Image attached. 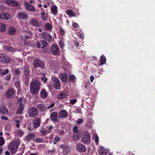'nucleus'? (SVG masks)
Wrapping results in <instances>:
<instances>
[{
    "mask_svg": "<svg viewBox=\"0 0 155 155\" xmlns=\"http://www.w3.org/2000/svg\"><path fill=\"white\" fill-rule=\"evenodd\" d=\"M83 142L85 144L89 143L91 141V137L90 134L87 132L84 133L82 138Z\"/></svg>",
    "mask_w": 155,
    "mask_h": 155,
    "instance_id": "obj_4",
    "label": "nucleus"
},
{
    "mask_svg": "<svg viewBox=\"0 0 155 155\" xmlns=\"http://www.w3.org/2000/svg\"><path fill=\"white\" fill-rule=\"evenodd\" d=\"M11 78V75L10 74L7 75L5 77V80H9Z\"/></svg>",
    "mask_w": 155,
    "mask_h": 155,
    "instance_id": "obj_62",
    "label": "nucleus"
},
{
    "mask_svg": "<svg viewBox=\"0 0 155 155\" xmlns=\"http://www.w3.org/2000/svg\"><path fill=\"white\" fill-rule=\"evenodd\" d=\"M54 105V103H52L50 105L47 107L48 109H49L50 108L53 107Z\"/></svg>",
    "mask_w": 155,
    "mask_h": 155,
    "instance_id": "obj_63",
    "label": "nucleus"
},
{
    "mask_svg": "<svg viewBox=\"0 0 155 155\" xmlns=\"http://www.w3.org/2000/svg\"><path fill=\"white\" fill-rule=\"evenodd\" d=\"M94 141L95 142V143L96 145H98L99 144V137L97 135H94Z\"/></svg>",
    "mask_w": 155,
    "mask_h": 155,
    "instance_id": "obj_41",
    "label": "nucleus"
},
{
    "mask_svg": "<svg viewBox=\"0 0 155 155\" xmlns=\"http://www.w3.org/2000/svg\"><path fill=\"white\" fill-rule=\"evenodd\" d=\"M52 80L54 82V83H60L59 79L55 77H53L52 78Z\"/></svg>",
    "mask_w": 155,
    "mask_h": 155,
    "instance_id": "obj_42",
    "label": "nucleus"
},
{
    "mask_svg": "<svg viewBox=\"0 0 155 155\" xmlns=\"http://www.w3.org/2000/svg\"><path fill=\"white\" fill-rule=\"evenodd\" d=\"M60 78L62 81L65 82L67 79V74L65 73L61 74L60 75Z\"/></svg>",
    "mask_w": 155,
    "mask_h": 155,
    "instance_id": "obj_32",
    "label": "nucleus"
},
{
    "mask_svg": "<svg viewBox=\"0 0 155 155\" xmlns=\"http://www.w3.org/2000/svg\"><path fill=\"white\" fill-rule=\"evenodd\" d=\"M60 33L62 35H63L65 33V31L64 30L61 28H60L59 30Z\"/></svg>",
    "mask_w": 155,
    "mask_h": 155,
    "instance_id": "obj_56",
    "label": "nucleus"
},
{
    "mask_svg": "<svg viewBox=\"0 0 155 155\" xmlns=\"http://www.w3.org/2000/svg\"><path fill=\"white\" fill-rule=\"evenodd\" d=\"M41 83L38 80H35L31 82L30 87L31 93L33 95L38 94L41 89Z\"/></svg>",
    "mask_w": 155,
    "mask_h": 155,
    "instance_id": "obj_1",
    "label": "nucleus"
},
{
    "mask_svg": "<svg viewBox=\"0 0 155 155\" xmlns=\"http://www.w3.org/2000/svg\"><path fill=\"white\" fill-rule=\"evenodd\" d=\"M61 148L63 149V153L64 155L68 154L70 151L69 147L65 145H62L60 146Z\"/></svg>",
    "mask_w": 155,
    "mask_h": 155,
    "instance_id": "obj_13",
    "label": "nucleus"
},
{
    "mask_svg": "<svg viewBox=\"0 0 155 155\" xmlns=\"http://www.w3.org/2000/svg\"><path fill=\"white\" fill-rule=\"evenodd\" d=\"M39 132L42 135H45L46 134L47 130L45 128H42L39 130Z\"/></svg>",
    "mask_w": 155,
    "mask_h": 155,
    "instance_id": "obj_39",
    "label": "nucleus"
},
{
    "mask_svg": "<svg viewBox=\"0 0 155 155\" xmlns=\"http://www.w3.org/2000/svg\"><path fill=\"white\" fill-rule=\"evenodd\" d=\"M19 147V144L16 142H14L10 144L8 147V148L11 151L12 153L14 154L17 151Z\"/></svg>",
    "mask_w": 155,
    "mask_h": 155,
    "instance_id": "obj_2",
    "label": "nucleus"
},
{
    "mask_svg": "<svg viewBox=\"0 0 155 155\" xmlns=\"http://www.w3.org/2000/svg\"><path fill=\"white\" fill-rule=\"evenodd\" d=\"M6 8L3 5H0V10H2Z\"/></svg>",
    "mask_w": 155,
    "mask_h": 155,
    "instance_id": "obj_60",
    "label": "nucleus"
},
{
    "mask_svg": "<svg viewBox=\"0 0 155 155\" xmlns=\"http://www.w3.org/2000/svg\"><path fill=\"white\" fill-rule=\"evenodd\" d=\"M45 28L47 30H49L52 28L51 25L48 23L46 24Z\"/></svg>",
    "mask_w": 155,
    "mask_h": 155,
    "instance_id": "obj_46",
    "label": "nucleus"
},
{
    "mask_svg": "<svg viewBox=\"0 0 155 155\" xmlns=\"http://www.w3.org/2000/svg\"><path fill=\"white\" fill-rule=\"evenodd\" d=\"M77 150L80 152H84L86 150L85 147L82 144L79 143L77 146Z\"/></svg>",
    "mask_w": 155,
    "mask_h": 155,
    "instance_id": "obj_21",
    "label": "nucleus"
},
{
    "mask_svg": "<svg viewBox=\"0 0 155 155\" xmlns=\"http://www.w3.org/2000/svg\"><path fill=\"white\" fill-rule=\"evenodd\" d=\"M24 5L25 6V8L26 10L30 11H35V8L31 5L28 2H24Z\"/></svg>",
    "mask_w": 155,
    "mask_h": 155,
    "instance_id": "obj_12",
    "label": "nucleus"
},
{
    "mask_svg": "<svg viewBox=\"0 0 155 155\" xmlns=\"http://www.w3.org/2000/svg\"><path fill=\"white\" fill-rule=\"evenodd\" d=\"M24 109V106H19L18 109L16 111V114H21L22 113Z\"/></svg>",
    "mask_w": 155,
    "mask_h": 155,
    "instance_id": "obj_34",
    "label": "nucleus"
},
{
    "mask_svg": "<svg viewBox=\"0 0 155 155\" xmlns=\"http://www.w3.org/2000/svg\"><path fill=\"white\" fill-rule=\"evenodd\" d=\"M68 113L65 110H61L58 113V117L60 118H66L68 116Z\"/></svg>",
    "mask_w": 155,
    "mask_h": 155,
    "instance_id": "obj_15",
    "label": "nucleus"
},
{
    "mask_svg": "<svg viewBox=\"0 0 155 155\" xmlns=\"http://www.w3.org/2000/svg\"><path fill=\"white\" fill-rule=\"evenodd\" d=\"M28 112L29 116L35 117L37 115L38 111L36 108L31 107L29 108Z\"/></svg>",
    "mask_w": 155,
    "mask_h": 155,
    "instance_id": "obj_9",
    "label": "nucleus"
},
{
    "mask_svg": "<svg viewBox=\"0 0 155 155\" xmlns=\"http://www.w3.org/2000/svg\"><path fill=\"white\" fill-rule=\"evenodd\" d=\"M33 65L35 68L39 67L43 69L44 67L43 62L37 59L35 60L34 61Z\"/></svg>",
    "mask_w": 155,
    "mask_h": 155,
    "instance_id": "obj_7",
    "label": "nucleus"
},
{
    "mask_svg": "<svg viewBox=\"0 0 155 155\" xmlns=\"http://www.w3.org/2000/svg\"><path fill=\"white\" fill-rule=\"evenodd\" d=\"M1 118L2 120H3L5 121H7L8 119V118L7 117L5 116L1 117Z\"/></svg>",
    "mask_w": 155,
    "mask_h": 155,
    "instance_id": "obj_64",
    "label": "nucleus"
},
{
    "mask_svg": "<svg viewBox=\"0 0 155 155\" xmlns=\"http://www.w3.org/2000/svg\"><path fill=\"white\" fill-rule=\"evenodd\" d=\"M40 35L41 38L48 41H51L52 38V36L47 32H43L40 33Z\"/></svg>",
    "mask_w": 155,
    "mask_h": 155,
    "instance_id": "obj_8",
    "label": "nucleus"
},
{
    "mask_svg": "<svg viewBox=\"0 0 155 155\" xmlns=\"http://www.w3.org/2000/svg\"><path fill=\"white\" fill-rule=\"evenodd\" d=\"M35 135L34 133H31L29 134L26 137V139L28 141L33 140L35 137Z\"/></svg>",
    "mask_w": 155,
    "mask_h": 155,
    "instance_id": "obj_25",
    "label": "nucleus"
},
{
    "mask_svg": "<svg viewBox=\"0 0 155 155\" xmlns=\"http://www.w3.org/2000/svg\"><path fill=\"white\" fill-rule=\"evenodd\" d=\"M41 80L42 81H43L44 83L47 80V78L44 75L41 78Z\"/></svg>",
    "mask_w": 155,
    "mask_h": 155,
    "instance_id": "obj_55",
    "label": "nucleus"
},
{
    "mask_svg": "<svg viewBox=\"0 0 155 155\" xmlns=\"http://www.w3.org/2000/svg\"><path fill=\"white\" fill-rule=\"evenodd\" d=\"M8 109L6 107L2 105L0 107V114H5L7 113Z\"/></svg>",
    "mask_w": 155,
    "mask_h": 155,
    "instance_id": "obj_24",
    "label": "nucleus"
},
{
    "mask_svg": "<svg viewBox=\"0 0 155 155\" xmlns=\"http://www.w3.org/2000/svg\"><path fill=\"white\" fill-rule=\"evenodd\" d=\"M51 11L53 14L56 15L57 14V7L56 5H53L52 6L51 9Z\"/></svg>",
    "mask_w": 155,
    "mask_h": 155,
    "instance_id": "obj_27",
    "label": "nucleus"
},
{
    "mask_svg": "<svg viewBox=\"0 0 155 155\" xmlns=\"http://www.w3.org/2000/svg\"><path fill=\"white\" fill-rule=\"evenodd\" d=\"M66 13L68 15L71 17H75L76 16V13L74 12L71 10H67Z\"/></svg>",
    "mask_w": 155,
    "mask_h": 155,
    "instance_id": "obj_33",
    "label": "nucleus"
},
{
    "mask_svg": "<svg viewBox=\"0 0 155 155\" xmlns=\"http://www.w3.org/2000/svg\"><path fill=\"white\" fill-rule=\"evenodd\" d=\"M35 141L38 143H41L42 142L43 140L40 138H38L35 139Z\"/></svg>",
    "mask_w": 155,
    "mask_h": 155,
    "instance_id": "obj_54",
    "label": "nucleus"
},
{
    "mask_svg": "<svg viewBox=\"0 0 155 155\" xmlns=\"http://www.w3.org/2000/svg\"><path fill=\"white\" fill-rule=\"evenodd\" d=\"M38 107L40 110L41 111L45 110L46 109V106L45 105L41 104L38 105Z\"/></svg>",
    "mask_w": 155,
    "mask_h": 155,
    "instance_id": "obj_37",
    "label": "nucleus"
},
{
    "mask_svg": "<svg viewBox=\"0 0 155 155\" xmlns=\"http://www.w3.org/2000/svg\"><path fill=\"white\" fill-rule=\"evenodd\" d=\"M41 17L42 19L45 21L46 20V17L45 16V13L44 12H41Z\"/></svg>",
    "mask_w": 155,
    "mask_h": 155,
    "instance_id": "obj_45",
    "label": "nucleus"
},
{
    "mask_svg": "<svg viewBox=\"0 0 155 155\" xmlns=\"http://www.w3.org/2000/svg\"><path fill=\"white\" fill-rule=\"evenodd\" d=\"M47 45V43L45 41H38L37 45V48H43L45 47Z\"/></svg>",
    "mask_w": 155,
    "mask_h": 155,
    "instance_id": "obj_16",
    "label": "nucleus"
},
{
    "mask_svg": "<svg viewBox=\"0 0 155 155\" xmlns=\"http://www.w3.org/2000/svg\"><path fill=\"white\" fill-rule=\"evenodd\" d=\"M6 3L9 5L16 7L18 5V2L14 0H7L6 1Z\"/></svg>",
    "mask_w": 155,
    "mask_h": 155,
    "instance_id": "obj_18",
    "label": "nucleus"
},
{
    "mask_svg": "<svg viewBox=\"0 0 155 155\" xmlns=\"http://www.w3.org/2000/svg\"><path fill=\"white\" fill-rule=\"evenodd\" d=\"M3 49L8 52H12L14 51V49L12 47L8 46H5L3 47Z\"/></svg>",
    "mask_w": 155,
    "mask_h": 155,
    "instance_id": "obj_30",
    "label": "nucleus"
},
{
    "mask_svg": "<svg viewBox=\"0 0 155 155\" xmlns=\"http://www.w3.org/2000/svg\"><path fill=\"white\" fill-rule=\"evenodd\" d=\"M72 25L73 27L75 28H78L79 27L78 25L76 23H74Z\"/></svg>",
    "mask_w": 155,
    "mask_h": 155,
    "instance_id": "obj_59",
    "label": "nucleus"
},
{
    "mask_svg": "<svg viewBox=\"0 0 155 155\" xmlns=\"http://www.w3.org/2000/svg\"><path fill=\"white\" fill-rule=\"evenodd\" d=\"M84 120L83 119L81 118H79L76 121V122L78 124H81L83 122Z\"/></svg>",
    "mask_w": 155,
    "mask_h": 155,
    "instance_id": "obj_48",
    "label": "nucleus"
},
{
    "mask_svg": "<svg viewBox=\"0 0 155 155\" xmlns=\"http://www.w3.org/2000/svg\"><path fill=\"white\" fill-rule=\"evenodd\" d=\"M19 106H24L26 101L25 99L24 98H19L17 100Z\"/></svg>",
    "mask_w": 155,
    "mask_h": 155,
    "instance_id": "obj_26",
    "label": "nucleus"
},
{
    "mask_svg": "<svg viewBox=\"0 0 155 155\" xmlns=\"http://www.w3.org/2000/svg\"><path fill=\"white\" fill-rule=\"evenodd\" d=\"M21 39L23 40L24 41H25L27 39L29 38V37L27 35H21Z\"/></svg>",
    "mask_w": 155,
    "mask_h": 155,
    "instance_id": "obj_43",
    "label": "nucleus"
},
{
    "mask_svg": "<svg viewBox=\"0 0 155 155\" xmlns=\"http://www.w3.org/2000/svg\"><path fill=\"white\" fill-rule=\"evenodd\" d=\"M51 53L54 55H57L60 53V49L58 45L56 44H54L51 47Z\"/></svg>",
    "mask_w": 155,
    "mask_h": 155,
    "instance_id": "obj_6",
    "label": "nucleus"
},
{
    "mask_svg": "<svg viewBox=\"0 0 155 155\" xmlns=\"http://www.w3.org/2000/svg\"><path fill=\"white\" fill-rule=\"evenodd\" d=\"M15 86L17 88L19 89L20 87L19 82L18 81H16L15 82Z\"/></svg>",
    "mask_w": 155,
    "mask_h": 155,
    "instance_id": "obj_52",
    "label": "nucleus"
},
{
    "mask_svg": "<svg viewBox=\"0 0 155 155\" xmlns=\"http://www.w3.org/2000/svg\"><path fill=\"white\" fill-rule=\"evenodd\" d=\"M57 116V113L55 112H53L51 114L50 118L52 121L57 122L58 121Z\"/></svg>",
    "mask_w": 155,
    "mask_h": 155,
    "instance_id": "obj_23",
    "label": "nucleus"
},
{
    "mask_svg": "<svg viewBox=\"0 0 155 155\" xmlns=\"http://www.w3.org/2000/svg\"><path fill=\"white\" fill-rule=\"evenodd\" d=\"M66 97L64 93L63 92H62L61 94H59L57 96V98L60 99H63L64 98Z\"/></svg>",
    "mask_w": 155,
    "mask_h": 155,
    "instance_id": "obj_38",
    "label": "nucleus"
},
{
    "mask_svg": "<svg viewBox=\"0 0 155 155\" xmlns=\"http://www.w3.org/2000/svg\"><path fill=\"white\" fill-rule=\"evenodd\" d=\"M15 74L17 75H19L21 71L19 68H15L14 70Z\"/></svg>",
    "mask_w": 155,
    "mask_h": 155,
    "instance_id": "obj_44",
    "label": "nucleus"
},
{
    "mask_svg": "<svg viewBox=\"0 0 155 155\" xmlns=\"http://www.w3.org/2000/svg\"><path fill=\"white\" fill-rule=\"evenodd\" d=\"M41 124V120L39 118H35L33 121V127L35 128L39 127Z\"/></svg>",
    "mask_w": 155,
    "mask_h": 155,
    "instance_id": "obj_20",
    "label": "nucleus"
},
{
    "mask_svg": "<svg viewBox=\"0 0 155 155\" xmlns=\"http://www.w3.org/2000/svg\"><path fill=\"white\" fill-rule=\"evenodd\" d=\"M18 17L19 19L22 20H27L29 18L28 15L25 12L18 13Z\"/></svg>",
    "mask_w": 155,
    "mask_h": 155,
    "instance_id": "obj_11",
    "label": "nucleus"
},
{
    "mask_svg": "<svg viewBox=\"0 0 155 155\" xmlns=\"http://www.w3.org/2000/svg\"><path fill=\"white\" fill-rule=\"evenodd\" d=\"M5 141L3 138L0 136V146H2L4 143Z\"/></svg>",
    "mask_w": 155,
    "mask_h": 155,
    "instance_id": "obj_49",
    "label": "nucleus"
},
{
    "mask_svg": "<svg viewBox=\"0 0 155 155\" xmlns=\"http://www.w3.org/2000/svg\"><path fill=\"white\" fill-rule=\"evenodd\" d=\"M15 91L13 88L8 89L6 93V96L8 98H12L15 96Z\"/></svg>",
    "mask_w": 155,
    "mask_h": 155,
    "instance_id": "obj_10",
    "label": "nucleus"
},
{
    "mask_svg": "<svg viewBox=\"0 0 155 155\" xmlns=\"http://www.w3.org/2000/svg\"><path fill=\"white\" fill-rule=\"evenodd\" d=\"M6 30V25L4 23H0V31L2 32L5 31Z\"/></svg>",
    "mask_w": 155,
    "mask_h": 155,
    "instance_id": "obj_35",
    "label": "nucleus"
},
{
    "mask_svg": "<svg viewBox=\"0 0 155 155\" xmlns=\"http://www.w3.org/2000/svg\"><path fill=\"white\" fill-rule=\"evenodd\" d=\"M41 97L42 98H45L47 96V93L44 89H42L40 92Z\"/></svg>",
    "mask_w": 155,
    "mask_h": 155,
    "instance_id": "obj_29",
    "label": "nucleus"
},
{
    "mask_svg": "<svg viewBox=\"0 0 155 155\" xmlns=\"http://www.w3.org/2000/svg\"><path fill=\"white\" fill-rule=\"evenodd\" d=\"M73 42L75 46L78 47L79 45V43L78 41L74 40L73 41Z\"/></svg>",
    "mask_w": 155,
    "mask_h": 155,
    "instance_id": "obj_53",
    "label": "nucleus"
},
{
    "mask_svg": "<svg viewBox=\"0 0 155 155\" xmlns=\"http://www.w3.org/2000/svg\"><path fill=\"white\" fill-rule=\"evenodd\" d=\"M53 86L54 88L55 89H59L60 87V83H54Z\"/></svg>",
    "mask_w": 155,
    "mask_h": 155,
    "instance_id": "obj_40",
    "label": "nucleus"
},
{
    "mask_svg": "<svg viewBox=\"0 0 155 155\" xmlns=\"http://www.w3.org/2000/svg\"><path fill=\"white\" fill-rule=\"evenodd\" d=\"M59 45L61 50L64 52L65 51L64 50V48L65 45L64 41H60L59 42Z\"/></svg>",
    "mask_w": 155,
    "mask_h": 155,
    "instance_id": "obj_36",
    "label": "nucleus"
},
{
    "mask_svg": "<svg viewBox=\"0 0 155 155\" xmlns=\"http://www.w3.org/2000/svg\"><path fill=\"white\" fill-rule=\"evenodd\" d=\"M24 74L26 78H30V70L29 66L27 65H25L23 68Z\"/></svg>",
    "mask_w": 155,
    "mask_h": 155,
    "instance_id": "obj_5",
    "label": "nucleus"
},
{
    "mask_svg": "<svg viewBox=\"0 0 155 155\" xmlns=\"http://www.w3.org/2000/svg\"><path fill=\"white\" fill-rule=\"evenodd\" d=\"M69 80L71 81H73L75 79V77L73 75H71L69 77Z\"/></svg>",
    "mask_w": 155,
    "mask_h": 155,
    "instance_id": "obj_51",
    "label": "nucleus"
},
{
    "mask_svg": "<svg viewBox=\"0 0 155 155\" xmlns=\"http://www.w3.org/2000/svg\"><path fill=\"white\" fill-rule=\"evenodd\" d=\"M100 64L99 66H101L104 64L106 61V59L104 55H102L100 58Z\"/></svg>",
    "mask_w": 155,
    "mask_h": 155,
    "instance_id": "obj_31",
    "label": "nucleus"
},
{
    "mask_svg": "<svg viewBox=\"0 0 155 155\" xmlns=\"http://www.w3.org/2000/svg\"><path fill=\"white\" fill-rule=\"evenodd\" d=\"M82 135V132H79L78 133H77L76 134H73V138L76 140H78L81 137Z\"/></svg>",
    "mask_w": 155,
    "mask_h": 155,
    "instance_id": "obj_28",
    "label": "nucleus"
},
{
    "mask_svg": "<svg viewBox=\"0 0 155 155\" xmlns=\"http://www.w3.org/2000/svg\"><path fill=\"white\" fill-rule=\"evenodd\" d=\"M9 70L8 69H6L4 71L2 70V74L3 75H5L6 74H7Z\"/></svg>",
    "mask_w": 155,
    "mask_h": 155,
    "instance_id": "obj_50",
    "label": "nucleus"
},
{
    "mask_svg": "<svg viewBox=\"0 0 155 155\" xmlns=\"http://www.w3.org/2000/svg\"><path fill=\"white\" fill-rule=\"evenodd\" d=\"M99 154L101 155H106L108 152V149H104L103 147H100L98 150Z\"/></svg>",
    "mask_w": 155,
    "mask_h": 155,
    "instance_id": "obj_19",
    "label": "nucleus"
},
{
    "mask_svg": "<svg viewBox=\"0 0 155 155\" xmlns=\"http://www.w3.org/2000/svg\"><path fill=\"white\" fill-rule=\"evenodd\" d=\"M16 29L14 27H10L8 28L7 33L10 35H14L16 32Z\"/></svg>",
    "mask_w": 155,
    "mask_h": 155,
    "instance_id": "obj_22",
    "label": "nucleus"
},
{
    "mask_svg": "<svg viewBox=\"0 0 155 155\" xmlns=\"http://www.w3.org/2000/svg\"><path fill=\"white\" fill-rule=\"evenodd\" d=\"M77 101V100L75 99L71 100L70 101V103L72 104H74Z\"/></svg>",
    "mask_w": 155,
    "mask_h": 155,
    "instance_id": "obj_58",
    "label": "nucleus"
},
{
    "mask_svg": "<svg viewBox=\"0 0 155 155\" xmlns=\"http://www.w3.org/2000/svg\"><path fill=\"white\" fill-rule=\"evenodd\" d=\"M73 131L74 133H78V127L77 126H74L73 128Z\"/></svg>",
    "mask_w": 155,
    "mask_h": 155,
    "instance_id": "obj_47",
    "label": "nucleus"
},
{
    "mask_svg": "<svg viewBox=\"0 0 155 155\" xmlns=\"http://www.w3.org/2000/svg\"><path fill=\"white\" fill-rule=\"evenodd\" d=\"M18 133L21 136H23L24 134L23 132L21 130H19L18 132Z\"/></svg>",
    "mask_w": 155,
    "mask_h": 155,
    "instance_id": "obj_61",
    "label": "nucleus"
},
{
    "mask_svg": "<svg viewBox=\"0 0 155 155\" xmlns=\"http://www.w3.org/2000/svg\"><path fill=\"white\" fill-rule=\"evenodd\" d=\"M10 18L9 14L6 12L0 13V19L8 20Z\"/></svg>",
    "mask_w": 155,
    "mask_h": 155,
    "instance_id": "obj_17",
    "label": "nucleus"
},
{
    "mask_svg": "<svg viewBox=\"0 0 155 155\" xmlns=\"http://www.w3.org/2000/svg\"><path fill=\"white\" fill-rule=\"evenodd\" d=\"M16 123V126L18 128L20 127V122L19 120H16L15 121Z\"/></svg>",
    "mask_w": 155,
    "mask_h": 155,
    "instance_id": "obj_57",
    "label": "nucleus"
},
{
    "mask_svg": "<svg viewBox=\"0 0 155 155\" xmlns=\"http://www.w3.org/2000/svg\"><path fill=\"white\" fill-rule=\"evenodd\" d=\"M30 23L31 25L36 27H40L42 26L41 23L35 18L32 19Z\"/></svg>",
    "mask_w": 155,
    "mask_h": 155,
    "instance_id": "obj_14",
    "label": "nucleus"
},
{
    "mask_svg": "<svg viewBox=\"0 0 155 155\" xmlns=\"http://www.w3.org/2000/svg\"><path fill=\"white\" fill-rule=\"evenodd\" d=\"M11 61V58L8 55L3 54H0V61L4 64H8Z\"/></svg>",
    "mask_w": 155,
    "mask_h": 155,
    "instance_id": "obj_3",
    "label": "nucleus"
}]
</instances>
